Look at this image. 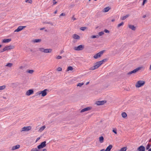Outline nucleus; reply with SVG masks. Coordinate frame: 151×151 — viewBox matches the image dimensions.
I'll return each instance as SVG.
<instances>
[{
    "label": "nucleus",
    "instance_id": "nucleus-1",
    "mask_svg": "<svg viewBox=\"0 0 151 151\" xmlns=\"http://www.w3.org/2000/svg\"><path fill=\"white\" fill-rule=\"evenodd\" d=\"M102 65V63L101 61H98L96 62L94 65L89 68L91 70H93L98 68Z\"/></svg>",
    "mask_w": 151,
    "mask_h": 151
},
{
    "label": "nucleus",
    "instance_id": "nucleus-2",
    "mask_svg": "<svg viewBox=\"0 0 151 151\" xmlns=\"http://www.w3.org/2000/svg\"><path fill=\"white\" fill-rule=\"evenodd\" d=\"M39 50L41 52L45 53H51L52 51L51 49H44L43 48H39Z\"/></svg>",
    "mask_w": 151,
    "mask_h": 151
},
{
    "label": "nucleus",
    "instance_id": "nucleus-3",
    "mask_svg": "<svg viewBox=\"0 0 151 151\" xmlns=\"http://www.w3.org/2000/svg\"><path fill=\"white\" fill-rule=\"evenodd\" d=\"M145 83V82L144 81H139L136 83L135 86L136 88H139L143 86Z\"/></svg>",
    "mask_w": 151,
    "mask_h": 151
},
{
    "label": "nucleus",
    "instance_id": "nucleus-4",
    "mask_svg": "<svg viewBox=\"0 0 151 151\" xmlns=\"http://www.w3.org/2000/svg\"><path fill=\"white\" fill-rule=\"evenodd\" d=\"M104 52V50H103L100 51V52L97 53L93 57V58L95 59H96L99 58L103 54Z\"/></svg>",
    "mask_w": 151,
    "mask_h": 151
},
{
    "label": "nucleus",
    "instance_id": "nucleus-5",
    "mask_svg": "<svg viewBox=\"0 0 151 151\" xmlns=\"http://www.w3.org/2000/svg\"><path fill=\"white\" fill-rule=\"evenodd\" d=\"M48 91V90L47 89H45L44 90L39 91L37 93L38 95H40L41 94V95L42 96L44 97L46 96L47 94V91Z\"/></svg>",
    "mask_w": 151,
    "mask_h": 151
},
{
    "label": "nucleus",
    "instance_id": "nucleus-6",
    "mask_svg": "<svg viewBox=\"0 0 151 151\" xmlns=\"http://www.w3.org/2000/svg\"><path fill=\"white\" fill-rule=\"evenodd\" d=\"M141 67H138L136 68L135 69H134L132 71L130 72H129V73H127V75H130L132 74L133 73H136L137 72L138 70H140L141 69Z\"/></svg>",
    "mask_w": 151,
    "mask_h": 151
},
{
    "label": "nucleus",
    "instance_id": "nucleus-7",
    "mask_svg": "<svg viewBox=\"0 0 151 151\" xmlns=\"http://www.w3.org/2000/svg\"><path fill=\"white\" fill-rule=\"evenodd\" d=\"M84 48V46L82 45H80L78 47H75L74 48V49L75 50H83Z\"/></svg>",
    "mask_w": 151,
    "mask_h": 151
},
{
    "label": "nucleus",
    "instance_id": "nucleus-8",
    "mask_svg": "<svg viewBox=\"0 0 151 151\" xmlns=\"http://www.w3.org/2000/svg\"><path fill=\"white\" fill-rule=\"evenodd\" d=\"M46 142L44 141L42 142L40 145L38 146L37 148L39 149L45 147L46 146Z\"/></svg>",
    "mask_w": 151,
    "mask_h": 151
},
{
    "label": "nucleus",
    "instance_id": "nucleus-9",
    "mask_svg": "<svg viewBox=\"0 0 151 151\" xmlns=\"http://www.w3.org/2000/svg\"><path fill=\"white\" fill-rule=\"evenodd\" d=\"M32 127L31 126L24 127L22 128L21 132L27 131H28L31 129Z\"/></svg>",
    "mask_w": 151,
    "mask_h": 151
},
{
    "label": "nucleus",
    "instance_id": "nucleus-10",
    "mask_svg": "<svg viewBox=\"0 0 151 151\" xmlns=\"http://www.w3.org/2000/svg\"><path fill=\"white\" fill-rule=\"evenodd\" d=\"M106 102L105 101H98L96 102V104L97 105H101L104 104Z\"/></svg>",
    "mask_w": 151,
    "mask_h": 151
},
{
    "label": "nucleus",
    "instance_id": "nucleus-11",
    "mask_svg": "<svg viewBox=\"0 0 151 151\" xmlns=\"http://www.w3.org/2000/svg\"><path fill=\"white\" fill-rule=\"evenodd\" d=\"M92 109V107H88L86 108H85L83 109H82L81 111H80V112L81 113H82L84 112L89 111L90 110H91Z\"/></svg>",
    "mask_w": 151,
    "mask_h": 151
},
{
    "label": "nucleus",
    "instance_id": "nucleus-12",
    "mask_svg": "<svg viewBox=\"0 0 151 151\" xmlns=\"http://www.w3.org/2000/svg\"><path fill=\"white\" fill-rule=\"evenodd\" d=\"M34 93V91L32 89H30L27 91L26 93V95L27 96H29Z\"/></svg>",
    "mask_w": 151,
    "mask_h": 151
},
{
    "label": "nucleus",
    "instance_id": "nucleus-13",
    "mask_svg": "<svg viewBox=\"0 0 151 151\" xmlns=\"http://www.w3.org/2000/svg\"><path fill=\"white\" fill-rule=\"evenodd\" d=\"M26 26H19L17 28L14 30V32H19L22 30L24 28H25Z\"/></svg>",
    "mask_w": 151,
    "mask_h": 151
},
{
    "label": "nucleus",
    "instance_id": "nucleus-14",
    "mask_svg": "<svg viewBox=\"0 0 151 151\" xmlns=\"http://www.w3.org/2000/svg\"><path fill=\"white\" fill-rule=\"evenodd\" d=\"M137 150L138 151H145V148L144 146L142 145L138 148Z\"/></svg>",
    "mask_w": 151,
    "mask_h": 151
},
{
    "label": "nucleus",
    "instance_id": "nucleus-15",
    "mask_svg": "<svg viewBox=\"0 0 151 151\" xmlns=\"http://www.w3.org/2000/svg\"><path fill=\"white\" fill-rule=\"evenodd\" d=\"M20 147V145H17L16 146H13L11 149V150H15L16 149H18Z\"/></svg>",
    "mask_w": 151,
    "mask_h": 151
},
{
    "label": "nucleus",
    "instance_id": "nucleus-16",
    "mask_svg": "<svg viewBox=\"0 0 151 151\" xmlns=\"http://www.w3.org/2000/svg\"><path fill=\"white\" fill-rule=\"evenodd\" d=\"M11 41V39H4L2 40V42L3 43H8Z\"/></svg>",
    "mask_w": 151,
    "mask_h": 151
},
{
    "label": "nucleus",
    "instance_id": "nucleus-17",
    "mask_svg": "<svg viewBox=\"0 0 151 151\" xmlns=\"http://www.w3.org/2000/svg\"><path fill=\"white\" fill-rule=\"evenodd\" d=\"M129 27L132 30L135 31L136 30V27H134L133 25L130 24L128 25Z\"/></svg>",
    "mask_w": 151,
    "mask_h": 151
},
{
    "label": "nucleus",
    "instance_id": "nucleus-18",
    "mask_svg": "<svg viewBox=\"0 0 151 151\" xmlns=\"http://www.w3.org/2000/svg\"><path fill=\"white\" fill-rule=\"evenodd\" d=\"M41 41V39H35L32 40V42L33 43H37L40 42Z\"/></svg>",
    "mask_w": 151,
    "mask_h": 151
},
{
    "label": "nucleus",
    "instance_id": "nucleus-19",
    "mask_svg": "<svg viewBox=\"0 0 151 151\" xmlns=\"http://www.w3.org/2000/svg\"><path fill=\"white\" fill-rule=\"evenodd\" d=\"M110 8L109 7H107L104 8L103 11V12H108L110 9Z\"/></svg>",
    "mask_w": 151,
    "mask_h": 151
},
{
    "label": "nucleus",
    "instance_id": "nucleus-20",
    "mask_svg": "<svg viewBox=\"0 0 151 151\" xmlns=\"http://www.w3.org/2000/svg\"><path fill=\"white\" fill-rule=\"evenodd\" d=\"M112 147V146L111 145H110L108 147H107L105 150V151H110Z\"/></svg>",
    "mask_w": 151,
    "mask_h": 151
},
{
    "label": "nucleus",
    "instance_id": "nucleus-21",
    "mask_svg": "<svg viewBox=\"0 0 151 151\" xmlns=\"http://www.w3.org/2000/svg\"><path fill=\"white\" fill-rule=\"evenodd\" d=\"M73 38L75 39H79L80 38V36L74 34L73 36Z\"/></svg>",
    "mask_w": 151,
    "mask_h": 151
},
{
    "label": "nucleus",
    "instance_id": "nucleus-22",
    "mask_svg": "<svg viewBox=\"0 0 151 151\" xmlns=\"http://www.w3.org/2000/svg\"><path fill=\"white\" fill-rule=\"evenodd\" d=\"M129 16V14H127V15H126L125 16H123L122 17H121V19L122 20H124L126 18H127Z\"/></svg>",
    "mask_w": 151,
    "mask_h": 151
},
{
    "label": "nucleus",
    "instance_id": "nucleus-23",
    "mask_svg": "<svg viewBox=\"0 0 151 151\" xmlns=\"http://www.w3.org/2000/svg\"><path fill=\"white\" fill-rule=\"evenodd\" d=\"M122 116L123 118H125L127 116V115L125 112H123L122 113Z\"/></svg>",
    "mask_w": 151,
    "mask_h": 151
},
{
    "label": "nucleus",
    "instance_id": "nucleus-24",
    "mask_svg": "<svg viewBox=\"0 0 151 151\" xmlns=\"http://www.w3.org/2000/svg\"><path fill=\"white\" fill-rule=\"evenodd\" d=\"M104 138L103 136H101L99 138V141L101 143H103L104 142Z\"/></svg>",
    "mask_w": 151,
    "mask_h": 151
},
{
    "label": "nucleus",
    "instance_id": "nucleus-25",
    "mask_svg": "<svg viewBox=\"0 0 151 151\" xmlns=\"http://www.w3.org/2000/svg\"><path fill=\"white\" fill-rule=\"evenodd\" d=\"M34 72V70H27L26 72L29 73L30 74H32Z\"/></svg>",
    "mask_w": 151,
    "mask_h": 151
},
{
    "label": "nucleus",
    "instance_id": "nucleus-26",
    "mask_svg": "<svg viewBox=\"0 0 151 151\" xmlns=\"http://www.w3.org/2000/svg\"><path fill=\"white\" fill-rule=\"evenodd\" d=\"M46 127L45 126H43L41 127L39 129V131L41 132L45 129Z\"/></svg>",
    "mask_w": 151,
    "mask_h": 151
},
{
    "label": "nucleus",
    "instance_id": "nucleus-27",
    "mask_svg": "<svg viewBox=\"0 0 151 151\" xmlns=\"http://www.w3.org/2000/svg\"><path fill=\"white\" fill-rule=\"evenodd\" d=\"M8 47V49L9 50H11L12 49H13L14 48V46L13 45H9L7 46Z\"/></svg>",
    "mask_w": 151,
    "mask_h": 151
},
{
    "label": "nucleus",
    "instance_id": "nucleus-28",
    "mask_svg": "<svg viewBox=\"0 0 151 151\" xmlns=\"http://www.w3.org/2000/svg\"><path fill=\"white\" fill-rule=\"evenodd\" d=\"M73 68L71 66H68V67L67 69V71H69V70H73Z\"/></svg>",
    "mask_w": 151,
    "mask_h": 151
},
{
    "label": "nucleus",
    "instance_id": "nucleus-29",
    "mask_svg": "<svg viewBox=\"0 0 151 151\" xmlns=\"http://www.w3.org/2000/svg\"><path fill=\"white\" fill-rule=\"evenodd\" d=\"M13 65V64L12 63H7L6 65V66L9 67H11Z\"/></svg>",
    "mask_w": 151,
    "mask_h": 151
},
{
    "label": "nucleus",
    "instance_id": "nucleus-30",
    "mask_svg": "<svg viewBox=\"0 0 151 151\" xmlns=\"http://www.w3.org/2000/svg\"><path fill=\"white\" fill-rule=\"evenodd\" d=\"M124 24V22H122L121 23L118 24L117 25V28H119L121 26H123Z\"/></svg>",
    "mask_w": 151,
    "mask_h": 151
},
{
    "label": "nucleus",
    "instance_id": "nucleus-31",
    "mask_svg": "<svg viewBox=\"0 0 151 151\" xmlns=\"http://www.w3.org/2000/svg\"><path fill=\"white\" fill-rule=\"evenodd\" d=\"M126 150L127 148L125 147H124L121 148L119 151H126Z\"/></svg>",
    "mask_w": 151,
    "mask_h": 151
},
{
    "label": "nucleus",
    "instance_id": "nucleus-32",
    "mask_svg": "<svg viewBox=\"0 0 151 151\" xmlns=\"http://www.w3.org/2000/svg\"><path fill=\"white\" fill-rule=\"evenodd\" d=\"M5 85H3L2 86H0V90H2L6 88Z\"/></svg>",
    "mask_w": 151,
    "mask_h": 151
},
{
    "label": "nucleus",
    "instance_id": "nucleus-33",
    "mask_svg": "<svg viewBox=\"0 0 151 151\" xmlns=\"http://www.w3.org/2000/svg\"><path fill=\"white\" fill-rule=\"evenodd\" d=\"M104 34V32L103 31H101V32H100L98 33L99 36H102Z\"/></svg>",
    "mask_w": 151,
    "mask_h": 151
},
{
    "label": "nucleus",
    "instance_id": "nucleus-34",
    "mask_svg": "<svg viewBox=\"0 0 151 151\" xmlns=\"http://www.w3.org/2000/svg\"><path fill=\"white\" fill-rule=\"evenodd\" d=\"M84 84V83H78L77 85V86H79V87H81V86H82V85H83Z\"/></svg>",
    "mask_w": 151,
    "mask_h": 151
},
{
    "label": "nucleus",
    "instance_id": "nucleus-35",
    "mask_svg": "<svg viewBox=\"0 0 151 151\" xmlns=\"http://www.w3.org/2000/svg\"><path fill=\"white\" fill-rule=\"evenodd\" d=\"M99 37V36L98 35H93L91 37V38H98Z\"/></svg>",
    "mask_w": 151,
    "mask_h": 151
},
{
    "label": "nucleus",
    "instance_id": "nucleus-36",
    "mask_svg": "<svg viewBox=\"0 0 151 151\" xmlns=\"http://www.w3.org/2000/svg\"><path fill=\"white\" fill-rule=\"evenodd\" d=\"M147 0H143L142 5V6H144L145 5V4L147 2Z\"/></svg>",
    "mask_w": 151,
    "mask_h": 151
},
{
    "label": "nucleus",
    "instance_id": "nucleus-37",
    "mask_svg": "<svg viewBox=\"0 0 151 151\" xmlns=\"http://www.w3.org/2000/svg\"><path fill=\"white\" fill-rule=\"evenodd\" d=\"M86 27H82L80 28V29L82 31H84L86 29Z\"/></svg>",
    "mask_w": 151,
    "mask_h": 151
},
{
    "label": "nucleus",
    "instance_id": "nucleus-38",
    "mask_svg": "<svg viewBox=\"0 0 151 151\" xmlns=\"http://www.w3.org/2000/svg\"><path fill=\"white\" fill-rule=\"evenodd\" d=\"M45 23V24H50L52 26H53V23H52L51 22H44Z\"/></svg>",
    "mask_w": 151,
    "mask_h": 151
},
{
    "label": "nucleus",
    "instance_id": "nucleus-39",
    "mask_svg": "<svg viewBox=\"0 0 151 151\" xmlns=\"http://www.w3.org/2000/svg\"><path fill=\"white\" fill-rule=\"evenodd\" d=\"M151 147V145L150 144H148L146 147V149L147 150H148L149 149V148L150 147Z\"/></svg>",
    "mask_w": 151,
    "mask_h": 151
},
{
    "label": "nucleus",
    "instance_id": "nucleus-40",
    "mask_svg": "<svg viewBox=\"0 0 151 151\" xmlns=\"http://www.w3.org/2000/svg\"><path fill=\"white\" fill-rule=\"evenodd\" d=\"M28 1V3L30 4H31L32 3V0H26L25 2H27Z\"/></svg>",
    "mask_w": 151,
    "mask_h": 151
},
{
    "label": "nucleus",
    "instance_id": "nucleus-41",
    "mask_svg": "<svg viewBox=\"0 0 151 151\" xmlns=\"http://www.w3.org/2000/svg\"><path fill=\"white\" fill-rule=\"evenodd\" d=\"M57 70L58 71H61L62 70V68L60 67H58L57 68Z\"/></svg>",
    "mask_w": 151,
    "mask_h": 151
},
{
    "label": "nucleus",
    "instance_id": "nucleus-42",
    "mask_svg": "<svg viewBox=\"0 0 151 151\" xmlns=\"http://www.w3.org/2000/svg\"><path fill=\"white\" fill-rule=\"evenodd\" d=\"M107 60L106 59H103V60H102L100 61H101V62L102 64H103L104 62H105Z\"/></svg>",
    "mask_w": 151,
    "mask_h": 151
},
{
    "label": "nucleus",
    "instance_id": "nucleus-43",
    "mask_svg": "<svg viewBox=\"0 0 151 151\" xmlns=\"http://www.w3.org/2000/svg\"><path fill=\"white\" fill-rule=\"evenodd\" d=\"M61 58H62V56H60V55H58L56 58L57 59H61Z\"/></svg>",
    "mask_w": 151,
    "mask_h": 151
},
{
    "label": "nucleus",
    "instance_id": "nucleus-44",
    "mask_svg": "<svg viewBox=\"0 0 151 151\" xmlns=\"http://www.w3.org/2000/svg\"><path fill=\"white\" fill-rule=\"evenodd\" d=\"M4 48L5 49V50L6 51H8L9 50L8 49V47H7V46H5L4 47Z\"/></svg>",
    "mask_w": 151,
    "mask_h": 151
},
{
    "label": "nucleus",
    "instance_id": "nucleus-45",
    "mask_svg": "<svg viewBox=\"0 0 151 151\" xmlns=\"http://www.w3.org/2000/svg\"><path fill=\"white\" fill-rule=\"evenodd\" d=\"M104 32H105V33H109V31L108 30L106 29H104Z\"/></svg>",
    "mask_w": 151,
    "mask_h": 151
},
{
    "label": "nucleus",
    "instance_id": "nucleus-46",
    "mask_svg": "<svg viewBox=\"0 0 151 151\" xmlns=\"http://www.w3.org/2000/svg\"><path fill=\"white\" fill-rule=\"evenodd\" d=\"M31 151H39V150L37 148H35L32 149Z\"/></svg>",
    "mask_w": 151,
    "mask_h": 151
},
{
    "label": "nucleus",
    "instance_id": "nucleus-47",
    "mask_svg": "<svg viewBox=\"0 0 151 151\" xmlns=\"http://www.w3.org/2000/svg\"><path fill=\"white\" fill-rule=\"evenodd\" d=\"M57 2L55 0H53V5H55L57 3Z\"/></svg>",
    "mask_w": 151,
    "mask_h": 151
},
{
    "label": "nucleus",
    "instance_id": "nucleus-48",
    "mask_svg": "<svg viewBox=\"0 0 151 151\" xmlns=\"http://www.w3.org/2000/svg\"><path fill=\"white\" fill-rule=\"evenodd\" d=\"M74 15H73L72 17V20H73V21H75L76 19V18L74 17Z\"/></svg>",
    "mask_w": 151,
    "mask_h": 151
},
{
    "label": "nucleus",
    "instance_id": "nucleus-49",
    "mask_svg": "<svg viewBox=\"0 0 151 151\" xmlns=\"http://www.w3.org/2000/svg\"><path fill=\"white\" fill-rule=\"evenodd\" d=\"M65 15V14L63 13H61L60 15V17L61 16H64Z\"/></svg>",
    "mask_w": 151,
    "mask_h": 151
},
{
    "label": "nucleus",
    "instance_id": "nucleus-50",
    "mask_svg": "<svg viewBox=\"0 0 151 151\" xmlns=\"http://www.w3.org/2000/svg\"><path fill=\"white\" fill-rule=\"evenodd\" d=\"M5 51V49L4 48H3L2 50H1L0 51V52H2L4 51Z\"/></svg>",
    "mask_w": 151,
    "mask_h": 151
},
{
    "label": "nucleus",
    "instance_id": "nucleus-51",
    "mask_svg": "<svg viewBox=\"0 0 151 151\" xmlns=\"http://www.w3.org/2000/svg\"><path fill=\"white\" fill-rule=\"evenodd\" d=\"M112 131L115 134H117V132H116V129H113Z\"/></svg>",
    "mask_w": 151,
    "mask_h": 151
},
{
    "label": "nucleus",
    "instance_id": "nucleus-52",
    "mask_svg": "<svg viewBox=\"0 0 151 151\" xmlns=\"http://www.w3.org/2000/svg\"><path fill=\"white\" fill-rule=\"evenodd\" d=\"M64 52V51L63 50H62V51H61V52H60V53L62 54V53H63Z\"/></svg>",
    "mask_w": 151,
    "mask_h": 151
},
{
    "label": "nucleus",
    "instance_id": "nucleus-53",
    "mask_svg": "<svg viewBox=\"0 0 151 151\" xmlns=\"http://www.w3.org/2000/svg\"><path fill=\"white\" fill-rule=\"evenodd\" d=\"M57 10H56L54 12V13H55V14H56L57 13Z\"/></svg>",
    "mask_w": 151,
    "mask_h": 151
},
{
    "label": "nucleus",
    "instance_id": "nucleus-54",
    "mask_svg": "<svg viewBox=\"0 0 151 151\" xmlns=\"http://www.w3.org/2000/svg\"><path fill=\"white\" fill-rule=\"evenodd\" d=\"M146 17V15H144L143 16V18H145Z\"/></svg>",
    "mask_w": 151,
    "mask_h": 151
},
{
    "label": "nucleus",
    "instance_id": "nucleus-55",
    "mask_svg": "<svg viewBox=\"0 0 151 151\" xmlns=\"http://www.w3.org/2000/svg\"><path fill=\"white\" fill-rule=\"evenodd\" d=\"M45 29V28H41L40 29V30H42L43 29Z\"/></svg>",
    "mask_w": 151,
    "mask_h": 151
},
{
    "label": "nucleus",
    "instance_id": "nucleus-56",
    "mask_svg": "<svg viewBox=\"0 0 151 151\" xmlns=\"http://www.w3.org/2000/svg\"><path fill=\"white\" fill-rule=\"evenodd\" d=\"M40 139V137H38L37 138V140H36V141H37L39 139Z\"/></svg>",
    "mask_w": 151,
    "mask_h": 151
},
{
    "label": "nucleus",
    "instance_id": "nucleus-57",
    "mask_svg": "<svg viewBox=\"0 0 151 151\" xmlns=\"http://www.w3.org/2000/svg\"><path fill=\"white\" fill-rule=\"evenodd\" d=\"M105 151V150L104 149H102L100 151Z\"/></svg>",
    "mask_w": 151,
    "mask_h": 151
},
{
    "label": "nucleus",
    "instance_id": "nucleus-58",
    "mask_svg": "<svg viewBox=\"0 0 151 151\" xmlns=\"http://www.w3.org/2000/svg\"><path fill=\"white\" fill-rule=\"evenodd\" d=\"M89 83V82H87L86 84V85H88V84Z\"/></svg>",
    "mask_w": 151,
    "mask_h": 151
},
{
    "label": "nucleus",
    "instance_id": "nucleus-59",
    "mask_svg": "<svg viewBox=\"0 0 151 151\" xmlns=\"http://www.w3.org/2000/svg\"><path fill=\"white\" fill-rule=\"evenodd\" d=\"M115 21V19H112L111 20V21L112 22H114Z\"/></svg>",
    "mask_w": 151,
    "mask_h": 151
},
{
    "label": "nucleus",
    "instance_id": "nucleus-60",
    "mask_svg": "<svg viewBox=\"0 0 151 151\" xmlns=\"http://www.w3.org/2000/svg\"><path fill=\"white\" fill-rule=\"evenodd\" d=\"M42 151H47V150L46 149H43Z\"/></svg>",
    "mask_w": 151,
    "mask_h": 151
},
{
    "label": "nucleus",
    "instance_id": "nucleus-61",
    "mask_svg": "<svg viewBox=\"0 0 151 151\" xmlns=\"http://www.w3.org/2000/svg\"><path fill=\"white\" fill-rule=\"evenodd\" d=\"M150 70H151V64L150 65Z\"/></svg>",
    "mask_w": 151,
    "mask_h": 151
},
{
    "label": "nucleus",
    "instance_id": "nucleus-62",
    "mask_svg": "<svg viewBox=\"0 0 151 151\" xmlns=\"http://www.w3.org/2000/svg\"><path fill=\"white\" fill-rule=\"evenodd\" d=\"M148 151H151V148L149 149Z\"/></svg>",
    "mask_w": 151,
    "mask_h": 151
},
{
    "label": "nucleus",
    "instance_id": "nucleus-63",
    "mask_svg": "<svg viewBox=\"0 0 151 151\" xmlns=\"http://www.w3.org/2000/svg\"><path fill=\"white\" fill-rule=\"evenodd\" d=\"M2 46V45H0V47H1Z\"/></svg>",
    "mask_w": 151,
    "mask_h": 151
},
{
    "label": "nucleus",
    "instance_id": "nucleus-64",
    "mask_svg": "<svg viewBox=\"0 0 151 151\" xmlns=\"http://www.w3.org/2000/svg\"><path fill=\"white\" fill-rule=\"evenodd\" d=\"M150 142H151V139L150 140Z\"/></svg>",
    "mask_w": 151,
    "mask_h": 151
}]
</instances>
